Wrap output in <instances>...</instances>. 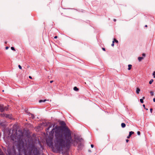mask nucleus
<instances>
[{
  "label": "nucleus",
  "mask_w": 155,
  "mask_h": 155,
  "mask_svg": "<svg viewBox=\"0 0 155 155\" xmlns=\"http://www.w3.org/2000/svg\"><path fill=\"white\" fill-rule=\"evenodd\" d=\"M54 134L55 136L54 146L57 150L62 153L68 150L69 146L72 144H77L76 139H72L71 132L67 127H65L64 131L60 127L56 126L49 133V137L46 140L49 147L53 146V138Z\"/></svg>",
  "instance_id": "1"
},
{
  "label": "nucleus",
  "mask_w": 155,
  "mask_h": 155,
  "mask_svg": "<svg viewBox=\"0 0 155 155\" xmlns=\"http://www.w3.org/2000/svg\"><path fill=\"white\" fill-rule=\"evenodd\" d=\"M23 135L22 134L20 131H18L16 133L15 135H12L11 138L13 141V143L17 146L19 151V154H17L15 152V149L14 146L12 147L8 145V149L6 153L7 155H21L20 154L21 151L24 150L25 149V143L23 139ZM29 149H31L28 152L26 150L25 152V155H32L33 153L35 155H38L39 151L35 146H32L29 147Z\"/></svg>",
  "instance_id": "2"
},
{
  "label": "nucleus",
  "mask_w": 155,
  "mask_h": 155,
  "mask_svg": "<svg viewBox=\"0 0 155 155\" xmlns=\"http://www.w3.org/2000/svg\"><path fill=\"white\" fill-rule=\"evenodd\" d=\"M8 108V107H5L3 105H0V111L3 112L5 110H7Z\"/></svg>",
  "instance_id": "3"
},
{
  "label": "nucleus",
  "mask_w": 155,
  "mask_h": 155,
  "mask_svg": "<svg viewBox=\"0 0 155 155\" xmlns=\"http://www.w3.org/2000/svg\"><path fill=\"white\" fill-rule=\"evenodd\" d=\"M1 115L3 117H6L10 119H12V118L11 114H2Z\"/></svg>",
  "instance_id": "4"
},
{
  "label": "nucleus",
  "mask_w": 155,
  "mask_h": 155,
  "mask_svg": "<svg viewBox=\"0 0 155 155\" xmlns=\"http://www.w3.org/2000/svg\"><path fill=\"white\" fill-rule=\"evenodd\" d=\"M52 125H53V127H54L55 125L54 124H51V125H50L49 126V127H48L46 130V131L47 132H48V131L49 128L51 127H52Z\"/></svg>",
  "instance_id": "5"
},
{
  "label": "nucleus",
  "mask_w": 155,
  "mask_h": 155,
  "mask_svg": "<svg viewBox=\"0 0 155 155\" xmlns=\"http://www.w3.org/2000/svg\"><path fill=\"white\" fill-rule=\"evenodd\" d=\"M60 124L62 125V126H65V122L63 121H61L60 122Z\"/></svg>",
  "instance_id": "6"
},
{
  "label": "nucleus",
  "mask_w": 155,
  "mask_h": 155,
  "mask_svg": "<svg viewBox=\"0 0 155 155\" xmlns=\"http://www.w3.org/2000/svg\"><path fill=\"white\" fill-rule=\"evenodd\" d=\"M28 114L30 116V117L32 118V119H33L34 118V115L32 114L29 113Z\"/></svg>",
  "instance_id": "7"
},
{
  "label": "nucleus",
  "mask_w": 155,
  "mask_h": 155,
  "mask_svg": "<svg viewBox=\"0 0 155 155\" xmlns=\"http://www.w3.org/2000/svg\"><path fill=\"white\" fill-rule=\"evenodd\" d=\"M140 91V89L138 88H137L136 91V93L137 94H139V92Z\"/></svg>",
  "instance_id": "8"
},
{
  "label": "nucleus",
  "mask_w": 155,
  "mask_h": 155,
  "mask_svg": "<svg viewBox=\"0 0 155 155\" xmlns=\"http://www.w3.org/2000/svg\"><path fill=\"white\" fill-rule=\"evenodd\" d=\"M121 126L122 128H124L126 126V124L124 123H122L121 124Z\"/></svg>",
  "instance_id": "9"
},
{
  "label": "nucleus",
  "mask_w": 155,
  "mask_h": 155,
  "mask_svg": "<svg viewBox=\"0 0 155 155\" xmlns=\"http://www.w3.org/2000/svg\"><path fill=\"white\" fill-rule=\"evenodd\" d=\"M138 60L139 61H140L143 59V58L142 57H139L138 58Z\"/></svg>",
  "instance_id": "10"
},
{
  "label": "nucleus",
  "mask_w": 155,
  "mask_h": 155,
  "mask_svg": "<svg viewBox=\"0 0 155 155\" xmlns=\"http://www.w3.org/2000/svg\"><path fill=\"white\" fill-rule=\"evenodd\" d=\"M132 66V65H131V64H129V65H128V69L129 70H130V69H131V68Z\"/></svg>",
  "instance_id": "11"
},
{
  "label": "nucleus",
  "mask_w": 155,
  "mask_h": 155,
  "mask_svg": "<svg viewBox=\"0 0 155 155\" xmlns=\"http://www.w3.org/2000/svg\"><path fill=\"white\" fill-rule=\"evenodd\" d=\"M0 155H5L1 149H0Z\"/></svg>",
  "instance_id": "12"
},
{
  "label": "nucleus",
  "mask_w": 155,
  "mask_h": 155,
  "mask_svg": "<svg viewBox=\"0 0 155 155\" xmlns=\"http://www.w3.org/2000/svg\"><path fill=\"white\" fill-rule=\"evenodd\" d=\"M144 98H145V97H143V99H140V101L141 103H143V99H144Z\"/></svg>",
  "instance_id": "13"
},
{
  "label": "nucleus",
  "mask_w": 155,
  "mask_h": 155,
  "mask_svg": "<svg viewBox=\"0 0 155 155\" xmlns=\"http://www.w3.org/2000/svg\"><path fill=\"white\" fill-rule=\"evenodd\" d=\"M134 134V132L133 131H130L129 132V136H130L132 134Z\"/></svg>",
  "instance_id": "14"
},
{
  "label": "nucleus",
  "mask_w": 155,
  "mask_h": 155,
  "mask_svg": "<svg viewBox=\"0 0 155 155\" xmlns=\"http://www.w3.org/2000/svg\"><path fill=\"white\" fill-rule=\"evenodd\" d=\"M74 90L75 91H77L78 90V89L76 87H75L74 88Z\"/></svg>",
  "instance_id": "15"
},
{
  "label": "nucleus",
  "mask_w": 155,
  "mask_h": 155,
  "mask_svg": "<svg viewBox=\"0 0 155 155\" xmlns=\"http://www.w3.org/2000/svg\"><path fill=\"white\" fill-rule=\"evenodd\" d=\"M46 101V100H40L39 101V103H41V102H45Z\"/></svg>",
  "instance_id": "16"
},
{
  "label": "nucleus",
  "mask_w": 155,
  "mask_h": 155,
  "mask_svg": "<svg viewBox=\"0 0 155 155\" xmlns=\"http://www.w3.org/2000/svg\"><path fill=\"white\" fill-rule=\"evenodd\" d=\"M153 79H151L149 82V84H151L152 82H153Z\"/></svg>",
  "instance_id": "17"
},
{
  "label": "nucleus",
  "mask_w": 155,
  "mask_h": 155,
  "mask_svg": "<svg viewBox=\"0 0 155 155\" xmlns=\"http://www.w3.org/2000/svg\"><path fill=\"white\" fill-rule=\"evenodd\" d=\"M113 41H114V42H115L117 43H118V41L117 40H116L114 38V40Z\"/></svg>",
  "instance_id": "18"
},
{
  "label": "nucleus",
  "mask_w": 155,
  "mask_h": 155,
  "mask_svg": "<svg viewBox=\"0 0 155 155\" xmlns=\"http://www.w3.org/2000/svg\"><path fill=\"white\" fill-rule=\"evenodd\" d=\"M150 94L152 96H153V95H154V93L152 91H151L150 92Z\"/></svg>",
  "instance_id": "19"
},
{
  "label": "nucleus",
  "mask_w": 155,
  "mask_h": 155,
  "mask_svg": "<svg viewBox=\"0 0 155 155\" xmlns=\"http://www.w3.org/2000/svg\"><path fill=\"white\" fill-rule=\"evenodd\" d=\"M114 41H113L112 43L111 44V45L112 46H114Z\"/></svg>",
  "instance_id": "20"
},
{
  "label": "nucleus",
  "mask_w": 155,
  "mask_h": 155,
  "mask_svg": "<svg viewBox=\"0 0 155 155\" xmlns=\"http://www.w3.org/2000/svg\"><path fill=\"white\" fill-rule=\"evenodd\" d=\"M11 49H12V50L15 51V49L14 48V47H12L11 48Z\"/></svg>",
  "instance_id": "21"
},
{
  "label": "nucleus",
  "mask_w": 155,
  "mask_h": 155,
  "mask_svg": "<svg viewBox=\"0 0 155 155\" xmlns=\"http://www.w3.org/2000/svg\"><path fill=\"white\" fill-rule=\"evenodd\" d=\"M137 134L138 135H140V131H138L137 132Z\"/></svg>",
  "instance_id": "22"
},
{
  "label": "nucleus",
  "mask_w": 155,
  "mask_h": 155,
  "mask_svg": "<svg viewBox=\"0 0 155 155\" xmlns=\"http://www.w3.org/2000/svg\"><path fill=\"white\" fill-rule=\"evenodd\" d=\"M18 67H19V68L20 69H22V67H21V66L20 65H18Z\"/></svg>",
  "instance_id": "23"
},
{
  "label": "nucleus",
  "mask_w": 155,
  "mask_h": 155,
  "mask_svg": "<svg viewBox=\"0 0 155 155\" xmlns=\"http://www.w3.org/2000/svg\"><path fill=\"white\" fill-rule=\"evenodd\" d=\"M153 76H155V71L153 73Z\"/></svg>",
  "instance_id": "24"
},
{
  "label": "nucleus",
  "mask_w": 155,
  "mask_h": 155,
  "mask_svg": "<svg viewBox=\"0 0 155 155\" xmlns=\"http://www.w3.org/2000/svg\"><path fill=\"white\" fill-rule=\"evenodd\" d=\"M8 48H9V47H5V49H6V50H7V49H8Z\"/></svg>",
  "instance_id": "25"
},
{
  "label": "nucleus",
  "mask_w": 155,
  "mask_h": 155,
  "mask_svg": "<svg viewBox=\"0 0 155 155\" xmlns=\"http://www.w3.org/2000/svg\"><path fill=\"white\" fill-rule=\"evenodd\" d=\"M142 55L143 56H145V54L144 53H143Z\"/></svg>",
  "instance_id": "26"
},
{
  "label": "nucleus",
  "mask_w": 155,
  "mask_h": 155,
  "mask_svg": "<svg viewBox=\"0 0 155 155\" xmlns=\"http://www.w3.org/2000/svg\"><path fill=\"white\" fill-rule=\"evenodd\" d=\"M91 147L92 148H93L94 147V145L93 144H91Z\"/></svg>",
  "instance_id": "27"
},
{
  "label": "nucleus",
  "mask_w": 155,
  "mask_h": 155,
  "mask_svg": "<svg viewBox=\"0 0 155 155\" xmlns=\"http://www.w3.org/2000/svg\"><path fill=\"white\" fill-rule=\"evenodd\" d=\"M152 110H153V109H152V108H150V112H151V113H152Z\"/></svg>",
  "instance_id": "28"
},
{
  "label": "nucleus",
  "mask_w": 155,
  "mask_h": 155,
  "mask_svg": "<svg viewBox=\"0 0 155 155\" xmlns=\"http://www.w3.org/2000/svg\"><path fill=\"white\" fill-rule=\"evenodd\" d=\"M29 78L30 79H32V77L30 76H29Z\"/></svg>",
  "instance_id": "29"
},
{
  "label": "nucleus",
  "mask_w": 155,
  "mask_h": 155,
  "mask_svg": "<svg viewBox=\"0 0 155 155\" xmlns=\"http://www.w3.org/2000/svg\"><path fill=\"white\" fill-rule=\"evenodd\" d=\"M53 82V81H50V83H52Z\"/></svg>",
  "instance_id": "30"
},
{
  "label": "nucleus",
  "mask_w": 155,
  "mask_h": 155,
  "mask_svg": "<svg viewBox=\"0 0 155 155\" xmlns=\"http://www.w3.org/2000/svg\"><path fill=\"white\" fill-rule=\"evenodd\" d=\"M57 38V36H55L54 37V38Z\"/></svg>",
  "instance_id": "31"
},
{
  "label": "nucleus",
  "mask_w": 155,
  "mask_h": 155,
  "mask_svg": "<svg viewBox=\"0 0 155 155\" xmlns=\"http://www.w3.org/2000/svg\"><path fill=\"white\" fill-rule=\"evenodd\" d=\"M153 101L154 102H155V98H154L153 99Z\"/></svg>",
  "instance_id": "32"
},
{
  "label": "nucleus",
  "mask_w": 155,
  "mask_h": 155,
  "mask_svg": "<svg viewBox=\"0 0 155 155\" xmlns=\"http://www.w3.org/2000/svg\"><path fill=\"white\" fill-rule=\"evenodd\" d=\"M143 107L145 108V105L144 104H143Z\"/></svg>",
  "instance_id": "33"
},
{
  "label": "nucleus",
  "mask_w": 155,
  "mask_h": 155,
  "mask_svg": "<svg viewBox=\"0 0 155 155\" xmlns=\"http://www.w3.org/2000/svg\"><path fill=\"white\" fill-rule=\"evenodd\" d=\"M102 49L104 50V51H105V49L104 48H102Z\"/></svg>",
  "instance_id": "34"
},
{
  "label": "nucleus",
  "mask_w": 155,
  "mask_h": 155,
  "mask_svg": "<svg viewBox=\"0 0 155 155\" xmlns=\"http://www.w3.org/2000/svg\"><path fill=\"white\" fill-rule=\"evenodd\" d=\"M130 136H129V135L127 137V138H129Z\"/></svg>",
  "instance_id": "35"
},
{
  "label": "nucleus",
  "mask_w": 155,
  "mask_h": 155,
  "mask_svg": "<svg viewBox=\"0 0 155 155\" xmlns=\"http://www.w3.org/2000/svg\"><path fill=\"white\" fill-rule=\"evenodd\" d=\"M126 142H127L129 141V140H126Z\"/></svg>",
  "instance_id": "36"
},
{
  "label": "nucleus",
  "mask_w": 155,
  "mask_h": 155,
  "mask_svg": "<svg viewBox=\"0 0 155 155\" xmlns=\"http://www.w3.org/2000/svg\"><path fill=\"white\" fill-rule=\"evenodd\" d=\"M145 27H147V25H146L145 26Z\"/></svg>",
  "instance_id": "37"
},
{
  "label": "nucleus",
  "mask_w": 155,
  "mask_h": 155,
  "mask_svg": "<svg viewBox=\"0 0 155 155\" xmlns=\"http://www.w3.org/2000/svg\"><path fill=\"white\" fill-rule=\"evenodd\" d=\"M153 78H155V76H153Z\"/></svg>",
  "instance_id": "38"
},
{
  "label": "nucleus",
  "mask_w": 155,
  "mask_h": 155,
  "mask_svg": "<svg viewBox=\"0 0 155 155\" xmlns=\"http://www.w3.org/2000/svg\"><path fill=\"white\" fill-rule=\"evenodd\" d=\"M28 149H27V150H28Z\"/></svg>",
  "instance_id": "39"
},
{
  "label": "nucleus",
  "mask_w": 155,
  "mask_h": 155,
  "mask_svg": "<svg viewBox=\"0 0 155 155\" xmlns=\"http://www.w3.org/2000/svg\"><path fill=\"white\" fill-rule=\"evenodd\" d=\"M114 21H116V19H114Z\"/></svg>",
  "instance_id": "40"
},
{
  "label": "nucleus",
  "mask_w": 155,
  "mask_h": 155,
  "mask_svg": "<svg viewBox=\"0 0 155 155\" xmlns=\"http://www.w3.org/2000/svg\"><path fill=\"white\" fill-rule=\"evenodd\" d=\"M146 109L147 110H148V109Z\"/></svg>",
  "instance_id": "41"
},
{
  "label": "nucleus",
  "mask_w": 155,
  "mask_h": 155,
  "mask_svg": "<svg viewBox=\"0 0 155 155\" xmlns=\"http://www.w3.org/2000/svg\"><path fill=\"white\" fill-rule=\"evenodd\" d=\"M81 139H80V141H81Z\"/></svg>",
  "instance_id": "42"
}]
</instances>
